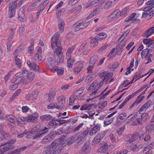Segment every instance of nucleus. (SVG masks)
<instances>
[{
	"instance_id": "obj_16",
	"label": "nucleus",
	"mask_w": 154,
	"mask_h": 154,
	"mask_svg": "<svg viewBox=\"0 0 154 154\" xmlns=\"http://www.w3.org/2000/svg\"><path fill=\"white\" fill-rule=\"evenodd\" d=\"M38 94L37 91L32 92L31 94H28L26 95V98L28 100H35Z\"/></svg>"
},
{
	"instance_id": "obj_11",
	"label": "nucleus",
	"mask_w": 154,
	"mask_h": 154,
	"mask_svg": "<svg viewBox=\"0 0 154 154\" xmlns=\"http://www.w3.org/2000/svg\"><path fill=\"white\" fill-rule=\"evenodd\" d=\"M108 144L105 142L101 143L99 145L100 148L98 149V151L100 152L105 153L104 154H108L107 152H106L108 149Z\"/></svg>"
},
{
	"instance_id": "obj_61",
	"label": "nucleus",
	"mask_w": 154,
	"mask_h": 154,
	"mask_svg": "<svg viewBox=\"0 0 154 154\" xmlns=\"http://www.w3.org/2000/svg\"><path fill=\"white\" fill-rule=\"evenodd\" d=\"M16 64L17 65H20L21 63V59L18 58V57L16 56L14 57Z\"/></svg>"
},
{
	"instance_id": "obj_46",
	"label": "nucleus",
	"mask_w": 154,
	"mask_h": 154,
	"mask_svg": "<svg viewBox=\"0 0 154 154\" xmlns=\"http://www.w3.org/2000/svg\"><path fill=\"white\" fill-rule=\"evenodd\" d=\"M152 54H148L145 57V60L147 61L145 63L146 64H148L149 63L152 62L151 58L152 57Z\"/></svg>"
},
{
	"instance_id": "obj_32",
	"label": "nucleus",
	"mask_w": 154,
	"mask_h": 154,
	"mask_svg": "<svg viewBox=\"0 0 154 154\" xmlns=\"http://www.w3.org/2000/svg\"><path fill=\"white\" fill-rule=\"evenodd\" d=\"M90 145L89 143L85 144L83 146L82 151L83 152H88L91 150Z\"/></svg>"
},
{
	"instance_id": "obj_6",
	"label": "nucleus",
	"mask_w": 154,
	"mask_h": 154,
	"mask_svg": "<svg viewBox=\"0 0 154 154\" xmlns=\"http://www.w3.org/2000/svg\"><path fill=\"white\" fill-rule=\"evenodd\" d=\"M74 49V47L69 48L66 53V58L67 60V66L69 68L72 67L74 62L75 61L72 54Z\"/></svg>"
},
{
	"instance_id": "obj_4",
	"label": "nucleus",
	"mask_w": 154,
	"mask_h": 154,
	"mask_svg": "<svg viewBox=\"0 0 154 154\" xmlns=\"http://www.w3.org/2000/svg\"><path fill=\"white\" fill-rule=\"evenodd\" d=\"M38 116V113L37 112L33 113L32 115H29L25 119L24 117L21 116L16 119L18 124L20 125H22L24 124L25 121L33 122L37 120Z\"/></svg>"
},
{
	"instance_id": "obj_2",
	"label": "nucleus",
	"mask_w": 154,
	"mask_h": 154,
	"mask_svg": "<svg viewBox=\"0 0 154 154\" xmlns=\"http://www.w3.org/2000/svg\"><path fill=\"white\" fill-rule=\"evenodd\" d=\"M40 128L39 126H36L33 128L30 132L28 131L27 130H26L24 133L18 136L19 138H21L24 136V134L27 135L26 137L28 138L30 137L29 135H31L32 134H37L35 136L33 137V138H35L42 137L43 135L45 134L48 131V128L46 127H45L43 128H41L38 131Z\"/></svg>"
},
{
	"instance_id": "obj_54",
	"label": "nucleus",
	"mask_w": 154,
	"mask_h": 154,
	"mask_svg": "<svg viewBox=\"0 0 154 154\" xmlns=\"http://www.w3.org/2000/svg\"><path fill=\"white\" fill-rule=\"evenodd\" d=\"M113 121V120L112 119H106L104 121V127L108 125L109 124L111 123Z\"/></svg>"
},
{
	"instance_id": "obj_21",
	"label": "nucleus",
	"mask_w": 154,
	"mask_h": 154,
	"mask_svg": "<svg viewBox=\"0 0 154 154\" xmlns=\"http://www.w3.org/2000/svg\"><path fill=\"white\" fill-rule=\"evenodd\" d=\"M77 64L78 65V66L74 68V72L75 74H78L80 71L83 66L82 62L81 61L78 62Z\"/></svg>"
},
{
	"instance_id": "obj_15",
	"label": "nucleus",
	"mask_w": 154,
	"mask_h": 154,
	"mask_svg": "<svg viewBox=\"0 0 154 154\" xmlns=\"http://www.w3.org/2000/svg\"><path fill=\"white\" fill-rule=\"evenodd\" d=\"M120 16L119 10L117 9L112 13L109 17V19L110 20L112 21L115 19L119 18Z\"/></svg>"
},
{
	"instance_id": "obj_22",
	"label": "nucleus",
	"mask_w": 154,
	"mask_h": 154,
	"mask_svg": "<svg viewBox=\"0 0 154 154\" xmlns=\"http://www.w3.org/2000/svg\"><path fill=\"white\" fill-rule=\"evenodd\" d=\"M27 64L29 67L31 69L34 70L38 69L39 67L35 63H31L30 61L28 60L27 61Z\"/></svg>"
},
{
	"instance_id": "obj_53",
	"label": "nucleus",
	"mask_w": 154,
	"mask_h": 154,
	"mask_svg": "<svg viewBox=\"0 0 154 154\" xmlns=\"http://www.w3.org/2000/svg\"><path fill=\"white\" fill-rule=\"evenodd\" d=\"M146 5L147 6H149L150 7H151V8H152L154 7V1L153 0H150L148 1Z\"/></svg>"
},
{
	"instance_id": "obj_64",
	"label": "nucleus",
	"mask_w": 154,
	"mask_h": 154,
	"mask_svg": "<svg viewBox=\"0 0 154 154\" xmlns=\"http://www.w3.org/2000/svg\"><path fill=\"white\" fill-rule=\"evenodd\" d=\"M56 91L54 90H51L48 94V95L51 96L52 98H54L56 95Z\"/></svg>"
},
{
	"instance_id": "obj_10",
	"label": "nucleus",
	"mask_w": 154,
	"mask_h": 154,
	"mask_svg": "<svg viewBox=\"0 0 154 154\" xmlns=\"http://www.w3.org/2000/svg\"><path fill=\"white\" fill-rule=\"evenodd\" d=\"M122 51V50L120 48L116 47L113 48L110 52L108 56L109 58H112L115 56L117 54H120Z\"/></svg>"
},
{
	"instance_id": "obj_41",
	"label": "nucleus",
	"mask_w": 154,
	"mask_h": 154,
	"mask_svg": "<svg viewBox=\"0 0 154 154\" xmlns=\"http://www.w3.org/2000/svg\"><path fill=\"white\" fill-rule=\"evenodd\" d=\"M15 11L16 10L8 8V13L10 18H12L14 16L15 13Z\"/></svg>"
},
{
	"instance_id": "obj_12",
	"label": "nucleus",
	"mask_w": 154,
	"mask_h": 154,
	"mask_svg": "<svg viewBox=\"0 0 154 154\" xmlns=\"http://www.w3.org/2000/svg\"><path fill=\"white\" fill-rule=\"evenodd\" d=\"M51 72H57V75L60 76L63 75L64 72V69L62 67H54L50 69Z\"/></svg>"
},
{
	"instance_id": "obj_47",
	"label": "nucleus",
	"mask_w": 154,
	"mask_h": 154,
	"mask_svg": "<svg viewBox=\"0 0 154 154\" xmlns=\"http://www.w3.org/2000/svg\"><path fill=\"white\" fill-rule=\"evenodd\" d=\"M128 9V7H125L121 11L119 10L120 16L122 17L125 15L127 13Z\"/></svg>"
},
{
	"instance_id": "obj_17",
	"label": "nucleus",
	"mask_w": 154,
	"mask_h": 154,
	"mask_svg": "<svg viewBox=\"0 0 154 154\" xmlns=\"http://www.w3.org/2000/svg\"><path fill=\"white\" fill-rule=\"evenodd\" d=\"M154 33V25L152 27L149 28L143 34V36L146 38H148Z\"/></svg>"
},
{
	"instance_id": "obj_58",
	"label": "nucleus",
	"mask_w": 154,
	"mask_h": 154,
	"mask_svg": "<svg viewBox=\"0 0 154 154\" xmlns=\"http://www.w3.org/2000/svg\"><path fill=\"white\" fill-rule=\"evenodd\" d=\"M144 98V96H139L137 98V100L134 102L135 103V105H137Z\"/></svg>"
},
{
	"instance_id": "obj_26",
	"label": "nucleus",
	"mask_w": 154,
	"mask_h": 154,
	"mask_svg": "<svg viewBox=\"0 0 154 154\" xmlns=\"http://www.w3.org/2000/svg\"><path fill=\"white\" fill-rule=\"evenodd\" d=\"M7 120L8 122H10L11 123V125L13 126L15 124V118L14 116L12 115H8L6 116Z\"/></svg>"
},
{
	"instance_id": "obj_20",
	"label": "nucleus",
	"mask_w": 154,
	"mask_h": 154,
	"mask_svg": "<svg viewBox=\"0 0 154 154\" xmlns=\"http://www.w3.org/2000/svg\"><path fill=\"white\" fill-rule=\"evenodd\" d=\"M143 43L148 46L151 47H154V42L151 40L150 38L144 39L143 40Z\"/></svg>"
},
{
	"instance_id": "obj_42",
	"label": "nucleus",
	"mask_w": 154,
	"mask_h": 154,
	"mask_svg": "<svg viewBox=\"0 0 154 154\" xmlns=\"http://www.w3.org/2000/svg\"><path fill=\"white\" fill-rule=\"evenodd\" d=\"M98 59V56L97 55H94L91 58L89 62L94 64Z\"/></svg>"
},
{
	"instance_id": "obj_14",
	"label": "nucleus",
	"mask_w": 154,
	"mask_h": 154,
	"mask_svg": "<svg viewBox=\"0 0 154 154\" xmlns=\"http://www.w3.org/2000/svg\"><path fill=\"white\" fill-rule=\"evenodd\" d=\"M57 100L58 105L60 108V109L61 110L64 109L65 108L64 104L65 102V97L63 96H61L59 97Z\"/></svg>"
},
{
	"instance_id": "obj_27",
	"label": "nucleus",
	"mask_w": 154,
	"mask_h": 154,
	"mask_svg": "<svg viewBox=\"0 0 154 154\" xmlns=\"http://www.w3.org/2000/svg\"><path fill=\"white\" fill-rule=\"evenodd\" d=\"M35 73L34 72H29L27 73V78L28 83H30L34 79Z\"/></svg>"
},
{
	"instance_id": "obj_59",
	"label": "nucleus",
	"mask_w": 154,
	"mask_h": 154,
	"mask_svg": "<svg viewBox=\"0 0 154 154\" xmlns=\"http://www.w3.org/2000/svg\"><path fill=\"white\" fill-rule=\"evenodd\" d=\"M57 125H60L66 123L67 121L65 120L57 119Z\"/></svg>"
},
{
	"instance_id": "obj_24",
	"label": "nucleus",
	"mask_w": 154,
	"mask_h": 154,
	"mask_svg": "<svg viewBox=\"0 0 154 154\" xmlns=\"http://www.w3.org/2000/svg\"><path fill=\"white\" fill-rule=\"evenodd\" d=\"M58 27L60 32L62 33L64 31L65 24L63 20H59L58 22Z\"/></svg>"
},
{
	"instance_id": "obj_28",
	"label": "nucleus",
	"mask_w": 154,
	"mask_h": 154,
	"mask_svg": "<svg viewBox=\"0 0 154 154\" xmlns=\"http://www.w3.org/2000/svg\"><path fill=\"white\" fill-rule=\"evenodd\" d=\"M151 103V102L150 101H148L140 109L139 112L146 110L150 106Z\"/></svg>"
},
{
	"instance_id": "obj_57",
	"label": "nucleus",
	"mask_w": 154,
	"mask_h": 154,
	"mask_svg": "<svg viewBox=\"0 0 154 154\" xmlns=\"http://www.w3.org/2000/svg\"><path fill=\"white\" fill-rule=\"evenodd\" d=\"M152 125H148L146 127V133L148 134L149 132H150L152 130Z\"/></svg>"
},
{
	"instance_id": "obj_5",
	"label": "nucleus",
	"mask_w": 154,
	"mask_h": 154,
	"mask_svg": "<svg viewBox=\"0 0 154 154\" xmlns=\"http://www.w3.org/2000/svg\"><path fill=\"white\" fill-rule=\"evenodd\" d=\"M103 81H100L95 80L89 86L86 88L87 90H89L92 92V94H95L100 90V88L103 84Z\"/></svg>"
},
{
	"instance_id": "obj_35",
	"label": "nucleus",
	"mask_w": 154,
	"mask_h": 154,
	"mask_svg": "<svg viewBox=\"0 0 154 154\" xmlns=\"http://www.w3.org/2000/svg\"><path fill=\"white\" fill-rule=\"evenodd\" d=\"M134 96V95H131V96H128L127 98L121 104L119 107V109H121L124 106L125 104L126 103L127 101L132 97H133Z\"/></svg>"
},
{
	"instance_id": "obj_37",
	"label": "nucleus",
	"mask_w": 154,
	"mask_h": 154,
	"mask_svg": "<svg viewBox=\"0 0 154 154\" xmlns=\"http://www.w3.org/2000/svg\"><path fill=\"white\" fill-rule=\"evenodd\" d=\"M146 75V74H144V75H141L140 73H138L135 75L133 78L132 81L133 82L134 81L135 82L138 79L143 78Z\"/></svg>"
},
{
	"instance_id": "obj_13",
	"label": "nucleus",
	"mask_w": 154,
	"mask_h": 154,
	"mask_svg": "<svg viewBox=\"0 0 154 154\" xmlns=\"http://www.w3.org/2000/svg\"><path fill=\"white\" fill-rule=\"evenodd\" d=\"M105 131L103 133L99 134L97 135L93 139L92 143V145H94L99 142L101 139L104 137L105 134Z\"/></svg>"
},
{
	"instance_id": "obj_51",
	"label": "nucleus",
	"mask_w": 154,
	"mask_h": 154,
	"mask_svg": "<svg viewBox=\"0 0 154 154\" xmlns=\"http://www.w3.org/2000/svg\"><path fill=\"white\" fill-rule=\"evenodd\" d=\"M75 99V98L74 96H72L70 97L69 100V106H72L73 104Z\"/></svg>"
},
{
	"instance_id": "obj_9",
	"label": "nucleus",
	"mask_w": 154,
	"mask_h": 154,
	"mask_svg": "<svg viewBox=\"0 0 154 154\" xmlns=\"http://www.w3.org/2000/svg\"><path fill=\"white\" fill-rule=\"evenodd\" d=\"M16 141L15 139L13 140L11 142H9L6 143L5 146L3 148L0 149V154H2L5 151L8 150L9 149H12L14 148V146L13 144Z\"/></svg>"
},
{
	"instance_id": "obj_8",
	"label": "nucleus",
	"mask_w": 154,
	"mask_h": 154,
	"mask_svg": "<svg viewBox=\"0 0 154 154\" xmlns=\"http://www.w3.org/2000/svg\"><path fill=\"white\" fill-rule=\"evenodd\" d=\"M26 0H13L10 3L9 8L16 10V8L20 6Z\"/></svg>"
},
{
	"instance_id": "obj_1",
	"label": "nucleus",
	"mask_w": 154,
	"mask_h": 154,
	"mask_svg": "<svg viewBox=\"0 0 154 154\" xmlns=\"http://www.w3.org/2000/svg\"><path fill=\"white\" fill-rule=\"evenodd\" d=\"M62 138L54 141L45 149V154H56L60 152L65 145Z\"/></svg>"
},
{
	"instance_id": "obj_19",
	"label": "nucleus",
	"mask_w": 154,
	"mask_h": 154,
	"mask_svg": "<svg viewBox=\"0 0 154 154\" xmlns=\"http://www.w3.org/2000/svg\"><path fill=\"white\" fill-rule=\"evenodd\" d=\"M100 124H98L95 125L94 127L89 132V134L91 136L94 135L97 132L100 130Z\"/></svg>"
},
{
	"instance_id": "obj_33",
	"label": "nucleus",
	"mask_w": 154,
	"mask_h": 154,
	"mask_svg": "<svg viewBox=\"0 0 154 154\" xmlns=\"http://www.w3.org/2000/svg\"><path fill=\"white\" fill-rule=\"evenodd\" d=\"M86 43H83L80 47L77 49V50L75 52V54L77 55L79 54L80 52H81L83 49H84L85 46L86 45Z\"/></svg>"
},
{
	"instance_id": "obj_60",
	"label": "nucleus",
	"mask_w": 154,
	"mask_h": 154,
	"mask_svg": "<svg viewBox=\"0 0 154 154\" xmlns=\"http://www.w3.org/2000/svg\"><path fill=\"white\" fill-rule=\"evenodd\" d=\"M90 105L89 104H85L82 106L80 108L81 110H89V109Z\"/></svg>"
},
{
	"instance_id": "obj_3",
	"label": "nucleus",
	"mask_w": 154,
	"mask_h": 154,
	"mask_svg": "<svg viewBox=\"0 0 154 154\" xmlns=\"http://www.w3.org/2000/svg\"><path fill=\"white\" fill-rule=\"evenodd\" d=\"M60 34L59 32H57L54 35L51 39V46L53 49H55L54 51L55 54L60 55L62 54L61 51L62 48L60 46L61 41L59 39V37Z\"/></svg>"
},
{
	"instance_id": "obj_36",
	"label": "nucleus",
	"mask_w": 154,
	"mask_h": 154,
	"mask_svg": "<svg viewBox=\"0 0 154 154\" xmlns=\"http://www.w3.org/2000/svg\"><path fill=\"white\" fill-rule=\"evenodd\" d=\"M15 76L16 77H17V79L16 80H18V82L19 83H20L23 82V75L21 74L20 73H17L16 75Z\"/></svg>"
},
{
	"instance_id": "obj_23",
	"label": "nucleus",
	"mask_w": 154,
	"mask_h": 154,
	"mask_svg": "<svg viewBox=\"0 0 154 154\" xmlns=\"http://www.w3.org/2000/svg\"><path fill=\"white\" fill-rule=\"evenodd\" d=\"M138 16L136 15L135 13H132L128 18H127L125 21L129 22L131 21V22H134V21L137 18Z\"/></svg>"
},
{
	"instance_id": "obj_52",
	"label": "nucleus",
	"mask_w": 154,
	"mask_h": 154,
	"mask_svg": "<svg viewBox=\"0 0 154 154\" xmlns=\"http://www.w3.org/2000/svg\"><path fill=\"white\" fill-rule=\"evenodd\" d=\"M133 82L132 81L129 82L128 80H125L122 83V87H125L129 84H131Z\"/></svg>"
},
{
	"instance_id": "obj_30",
	"label": "nucleus",
	"mask_w": 154,
	"mask_h": 154,
	"mask_svg": "<svg viewBox=\"0 0 154 154\" xmlns=\"http://www.w3.org/2000/svg\"><path fill=\"white\" fill-rule=\"evenodd\" d=\"M96 37L98 40H102L106 38L107 37V35L104 32H102L100 33L97 35Z\"/></svg>"
},
{
	"instance_id": "obj_29",
	"label": "nucleus",
	"mask_w": 154,
	"mask_h": 154,
	"mask_svg": "<svg viewBox=\"0 0 154 154\" xmlns=\"http://www.w3.org/2000/svg\"><path fill=\"white\" fill-rule=\"evenodd\" d=\"M48 109H53L55 108H57V109H60V107L58 106L57 103H52L50 104L47 107Z\"/></svg>"
},
{
	"instance_id": "obj_40",
	"label": "nucleus",
	"mask_w": 154,
	"mask_h": 154,
	"mask_svg": "<svg viewBox=\"0 0 154 154\" xmlns=\"http://www.w3.org/2000/svg\"><path fill=\"white\" fill-rule=\"evenodd\" d=\"M48 61L50 65L51 66H54L55 65L56 61L54 58H49Z\"/></svg>"
},
{
	"instance_id": "obj_63",
	"label": "nucleus",
	"mask_w": 154,
	"mask_h": 154,
	"mask_svg": "<svg viewBox=\"0 0 154 154\" xmlns=\"http://www.w3.org/2000/svg\"><path fill=\"white\" fill-rule=\"evenodd\" d=\"M79 0H70L68 3L69 5L73 6L76 4Z\"/></svg>"
},
{
	"instance_id": "obj_49",
	"label": "nucleus",
	"mask_w": 154,
	"mask_h": 154,
	"mask_svg": "<svg viewBox=\"0 0 154 154\" xmlns=\"http://www.w3.org/2000/svg\"><path fill=\"white\" fill-rule=\"evenodd\" d=\"M87 112L88 114L89 118H92L94 115L95 114L94 112L91 109H89Z\"/></svg>"
},
{
	"instance_id": "obj_18",
	"label": "nucleus",
	"mask_w": 154,
	"mask_h": 154,
	"mask_svg": "<svg viewBox=\"0 0 154 154\" xmlns=\"http://www.w3.org/2000/svg\"><path fill=\"white\" fill-rule=\"evenodd\" d=\"M99 76L100 77H104V80H108L111 77V75L108 72L102 71L99 74Z\"/></svg>"
},
{
	"instance_id": "obj_62",
	"label": "nucleus",
	"mask_w": 154,
	"mask_h": 154,
	"mask_svg": "<svg viewBox=\"0 0 154 154\" xmlns=\"http://www.w3.org/2000/svg\"><path fill=\"white\" fill-rule=\"evenodd\" d=\"M141 118L143 121L148 119L149 118L148 114L146 113L143 114L141 116Z\"/></svg>"
},
{
	"instance_id": "obj_25",
	"label": "nucleus",
	"mask_w": 154,
	"mask_h": 154,
	"mask_svg": "<svg viewBox=\"0 0 154 154\" xmlns=\"http://www.w3.org/2000/svg\"><path fill=\"white\" fill-rule=\"evenodd\" d=\"M144 135V133L143 132H141L140 135H139V133H137L134 134L133 136H131V139L129 140L130 142H132L133 141L135 140L138 137H139V139H141V135L142 136Z\"/></svg>"
},
{
	"instance_id": "obj_7",
	"label": "nucleus",
	"mask_w": 154,
	"mask_h": 154,
	"mask_svg": "<svg viewBox=\"0 0 154 154\" xmlns=\"http://www.w3.org/2000/svg\"><path fill=\"white\" fill-rule=\"evenodd\" d=\"M89 24V23L86 22H83L82 20H80L73 26V27L74 28L75 32H77L81 29H84L87 27Z\"/></svg>"
},
{
	"instance_id": "obj_44",
	"label": "nucleus",
	"mask_w": 154,
	"mask_h": 154,
	"mask_svg": "<svg viewBox=\"0 0 154 154\" xmlns=\"http://www.w3.org/2000/svg\"><path fill=\"white\" fill-rule=\"evenodd\" d=\"M103 9V8L100 7H99L95 9L92 11L93 13L95 16L98 14Z\"/></svg>"
},
{
	"instance_id": "obj_34",
	"label": "nucleus",
	"mask_w": 154,
	"mask_h": 154,
	"mask_svg": "<svg viewBox=\"0 0 154 154\" xmlns=\"http://www.w3.org/2000/svg\"><path fill=\"white\" fill-rule=\"evenodd\" d=\"M97 39V38L96 37L95 38L91 39L90 43V46L91 47H94L97 45L98 43Z\"/></svg>"
},
{
	"instance_id": "obj_55",
	"label": "nucleus",
	"mask_w": 154,
	"mask_h": 154,
	"mask_svg": "<svg viewBox=\"0 0 154 154\" xmlns=\"http://www.w3.org/2000/svg\"><path fill=\"white\" fill-rule=\"evenodd\" d=\"M125 128V126H123L117 130V133L119 135H121L123 132Z\"/></svg>"
},
{
	"instance_id": "obj_45",
	"label": "nucleus",
	"mask_w": 154,
	"mask_h": 154,
	"mask_svg": "<svg viewBox=\"0 0 154 154\" xmlns=\"http://www.w3.org/2000/svg\"><path fill=\"white\" fill-rule=\"evenodd\" d=\"M137 113H135L133 114H132L128 116L127 119L129 121V122H130L131 121L134 119L137 116Z\"/></svg>"
},
{
	"instance_id": "obj_43",
	"label": "nucleus",
	"mask_w": 154,
	"mask_h": 154,
	"mask_svg": "<svg viewBox=\"0 0 154 154\" xmlns=\"http://www.w3.org/2000/svg\"><path fill=\"white\" fill-rule=\"evenodd\" d=\"M112 4V1L108 2L104 5V8L106 9H109L111 7Z\"/></svg>"
},
{
	"instance_id": "obj_50",
	"label": "nucleus",
	"mask_w": 154,
	"mask_h": 154,
	"mask_svg": "<svg viewBox=\"0 0 154 154\" xmlns=\"http://www.w3.org/2000/svg\"><path fill=\"white\" fill-rule=\"evenodd\" d=\"M94 64L89 62V66L87 69L88 73H91L94 67Z\"/></svg>"
},
{
	"instance_id": "obj_38",
	"label": "nucleus",
	"mask_w": 154,
	"mask_h": 154,
	"mask_svg": "<svg viewBox=\"0 0 154 154\" xmlns=\"http://www.w3.org/2000/svg\"><path fill=\"white\" fill-rule=\"evenodd\" d=\"M52 118L51 116L49 115H45L40 117L41 119L43 121H48Z\"/></svg>"
},
{
	"instance_id": "obj_48",
	"label": "nucleus",
	"mask_w": 154,
	"mask_h": 154,
	"mask_svg": "<svg viewBox=\"0 0 154 154\" xmlns=\"http://www.w3.org/2000/svg\"><path fill=\"white\" fill-rule=\"evenodd\" d=\"M96 75H88L86 78L85 79V81L87 82H90L92 79L94 77H95Z\"/></svg>"
},
{
	"instance_id": "obj_56",
	"label": "nucleus",
	"mask_w": 154,
	"mask_h": 154,
	"mask_svg": "<svg viewBox=\"0 0 154 154\" xmlns=\"http://www.w3.org/2000/svg\"><path fill=\"white\" fill-rule=\"evenodd\" d=\"M142 120L141 118L137 119L133 123V125H136L141 124Z\"/></svg>"
},
{
	"instance_id": "obj_31",
	"label": "nucleus",
	"mask_w": 154,
	"mask_h": 154,
	"mask_svg": "<svg viewBox=\"0 0 154 154\" xmlns=\"http://www.w3.org/2000/svg\"><path fill=\"white\" fill-rule=\"evenodd\" d=\"M34 41L33 40H32L31 41V45L28 48L27 53L26 54H27L29 55L33 53L34 51Z\"/></svg>"
},
{
	"instance_id": "obj_39",
	"label": "nucleus",
	"mask_w": 154,
	"mask_h": 154,
	"mask_svg": "<svg viewBox=\"0 0 154 154\" xmlns=\"http://www.w3.org/2000/svg\"><path fill=\"white\" fill-rule=\"evenodd\" d=\"M149 50L148 49H145L143 50L142 52L141 56L142 58H145L148 54H150L149 53Z\"/></svg>"
}]
</instances>
